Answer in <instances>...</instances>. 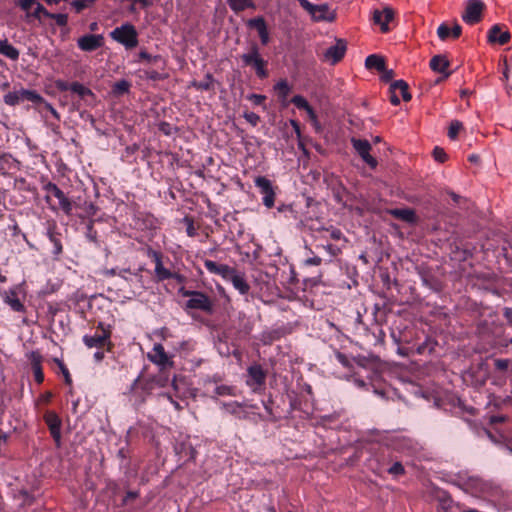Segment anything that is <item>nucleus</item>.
<instances>
[{
	"instance_id": "obj_39",
	"label": "nucleus",
	"mask_w": 512,
	"mask_h": 512,
	"mask_svg": "<svg viewBox=\"0 0 512 512\" xmlns=\"http://www.w3.org/2000/svg\"><path fill=\"white\" fill-rule=\"evenodd\" d=\"M291 102L298 108V109H304L305 111L310 107V104L307 102V100L301 96V95H295Z\"/></svg>"
},
{
	"instance_id": "obj_28",
	"label": "nucleus",
	"mask_w": 512,
	"mask_h": 512,
	"mask_svg": "<svg viewBox=\"0 0 512 512\" xmlns=\"http://www.w3.org/2000/svg\"><path fill=\"white\" fill-rule=\"evenodd\" d=\"M408 88H409V86H408L407 82H405L404 80H396L393 83H391V85H390V90L399 91L402 96V99L405 102H408L411 100V94L409 93Z\"/></svg>"
},
{
	"instance_id": "obj_48",
	"label": "nucleus",
	"mask_w": 512,
	"mask_h": 512,
	"mask_svg": "<svg viewBox=\"0 0 512 512\" xmlns=\"http://www.w3.org/2000/svg\"><path fill=\"white\" fill-rule=\"evenodd\" d=\"M494 365L497 370L505 371L509 366V361L507 359H496Z\"/></svg>"
},
{
	"instance_id": "obj_22",
	"label": "nucleus",
	"mask_w": 512,
	"mask_h": 512,
	"mask_svg": "<svg viewBox=\"0 0 512 512\" xmlns=\"http://www.w3.org/2000/svg\"><path fill=\"white\" fill-rule=\"evenodd\" d=\"M229 282H231L233 287L243 295L247 294L250 290V285L246 281L244 273H241L238 270H236Z\"/></svg>"
},
{
	"instance_id": "obj_44",
	"label": "nucleus",
	"mask_w": 512,
	"mask_h": 512,
	"mask_svg": "<svg viewBox=\"0 0 512 512\" xmlns=\"http://www.w3.org/2000/svg\"><path fill=\"white\" fill-rule=\"evenodd\" d=\"M433 157L436 161L440 162V163H443L446 161L447 159V154L445 153V151L440 148V147H435L433 149Z\"/></svg>"
},
{
	"instance_id": "obj_31",
	"label": "nucleus",
	"mask_w": 512,
	"mask_h": 512,
	"mask_svg": "<svg viewBox=\"0 0 512 512\" xmlns=\"http://www.w3.org/2000/svg\"><path fill=\"white\" fill-rule=\"evenodd\" d=\"M0 54L5 55L12 60H16L19 57V51L6 40L0 41Z\"/></svg>"
},
{
	"instance_id": "obj_53",
	"label": "nucleus",
	"mask_w": 512,
	"mask_h": 512,
	"mask_svg": "<svg viewBox=\"0 0 512 512\" xmlns=\"http://www.w3.org/2000/svg\"><path fill=\"white\" fill-rule=\"evenodd\" d=\"M461 33H462L461 26L459 24H457V23L454 24V26L451 28V37L453 39H457V38L460 37Z\"/></svg>"
},
{
	"instance_id": "obj_9",
	"label": "nucleus",
	"mask_w": 512,
	"mask_h": 512,
	"mask_svg": "<svg viewBox=\"0 0 512 512\" xmlns=\"http://www.w3.org/2000/svg\"><path fill=\"white\" fill-rule=\"evenodd\" d=\"M247 374L248 378L246 380V384L250 386L254 392L265 384L266 372L260 365L255 364L248 367Z\"/></svg>"
},
{
	"instance_id": "obj_5",
	"label": "nucleus",
	"mask_w": 512,
	"mask_h": 512,
	"mask_svg": "<svg viewBox=\"0 0 512 512\" xmlns=\"http://www.w3.org/2000/svg\"><path fill=\"white\" fill-rule=\"evenodd\" d=\"M485 4L481 0H467L465 9L462 14V20L469 24L474 25L481 21Z\"/></svg>"
},
{
	"instance_id": "obj_32",
	"label": "nucleus",
	"mask_w": 512,
	"mask_h": 512,
	"mask_svg": "<svg viewBox=\"0 0 512 512\" xmlns=\"http://www.w3.org/2000/svg\"><path fill=\"white\" fill-rule=\"evenodd\" d=\"M95 0H66L68 4L76 13L82 12L84 9L91 7Z\"/></svg>"
},
{
	"instance_id": "obj_15",
	"label": "nucleus",
	"mask_w": 512,
	"mask_h": 512,
	"mask_svg": "<svg viewBox=\"0 0 512 512\" xmlns=\"http://www.w3.org/2000/svg\"><path fill=\"white\" fill-rule=\"evenodd\" d=\"M394 18V11L391 7H385L383 10H374L373 21L380 26L383 33L389 31L388 23Z\"/></svg>"
},
{
	"instance_id": "obj_21",
	"label": "nucleus",
	"mask_w": 512,
	"mask_h": 512,
	"mask_svg": "<svg viewBox=\"0 0 512 512\" xmlns=\"http://www.w3.org/2000/svg\"><path fill=\"white\" fill-rule=\"evenodd\" d=\"M28 358L30 360L36 382L42 383L44 380V375L41 368V355L37 352H31Z\"/></svg>"
},
{
	"instance_id": "obj_10",
	"label": "nucleus",
	"mask_w": 512,
	"mask_h": 512,
	"mask_svg": "<svg viewBox=\"0 0 512 512\" xmlns=\"http://www.w3.org/2000/svg\"><path fill=\"white\" fill-rule=\"evenodd\" d=\"M147 356L152 363L158 365L161 368L173 366V361L167 355L163 345L160 343L154 344L152 351L149 352Z\"/></svg>"
},
{
	"instance_id": "obj_40",
	"label": "nucleus",
	"mask_w": 512,
	"mask_h": 512,
	"mask_svg": "<svg viewBox=\"0 0 512 512\" xmlns=\"http://www.w3.org/2000/svg\"><path fill=\"white\" fill-rule=\"evenodd\" d=\"M462 129V123L454 120L451 122L448 130V136L450 139H456L458 132Z\"/></svg>"
},
{
	"instance_id": "obj_19",
	"label": "nucleus",
	"mask_w": 512,
	"mask_h": 512,
	"mask_svg": "<svg viewBox=\"0 0 512 512\" xmlns=\"http://www.w3.org/2000/svg\"><path fill=\"white\" fill-rule=\"evenodd\" d=\"M511 35L508 31L502 32L501 27L498 24H495L488 31L487 40L489 43H498L500 45H505L510 40Z\"/></svg>"
},
{
	"instance_id": "obj_47",
	"label": "nucleus",
	"mask_w": 512,
	"mask_h": 512,
	"mask_svg": "<svg viewBox=\"0 0 512 512\" xmlns=\"http://www.w3.org/2000/svg\"><path fill=\"white\" fill-rule=\"evenodd\" d=\"M37 0H19L20 7L25 11H30L34 9Z\"/></svg>"
},
{
	"instance_id": "obj_13",
	"label": "nucleus",
	"mask_w": 512,
	"mask_h": 512,
	"mask_svg": "<svg viewBox=\"0 0 512 512\" xmlns=\"http://www.w3.org/2000/svg\"><path fill=\"white\" fill-rule=\"evenodd\" d=\"M78 47L83 51H94L104 44V37L101 34H86L77 41Z\"/></svg>"
},
{
	"instance_id": "obj_8",
	"label": "nucleus",
	"mask_w": 512,
	"mask_h": 512,
	"mask_svg": "<svg viewBox=\"0 0 512 512\" xmlns=\"http://www.w3.org/2000/svg\"><path fill=\"white\" fill-rule=\"evenodd\" d=\"M83 341L88 348L105 349L109 350L110 346V332L102 329L100 332H95L94 335H85Z\"/></svg>"
},
{
	"instance_id": "obj_51",
	"label": "nucleus",
	"mask_w": 512,
	"mask_h": 512,
	"mask_svg": "<svg viewBox=\"0 0 512 512\" xmlns=\"http://www.w3.org/2000/svg\"><path fill=\"white\" fill-rule=\"evenodd\" d=\"M86 228H87V237L91 240V241H96V237H97V233L96 231L93 230V223L92 221H89L86 225Z\"/></svg>"
},
{
	"instance_id": "obj_64",
	"label": "nucleus",
	"mask_w": 512,
	"mask_h": 512,
	"mask_svg": "<svg viewBox=\"0 0 512 512\" xmlns=\"http://www.w3.org/2000/svg\"><path fill=\"white\" fill-rule=\"evenodd\" d=\"M104 356H105V349H97V351L94 353V359L97 362L102 361Z\"/></svg>"
},
{
	"instance_id": "obj_23",
	"label": "nucleus",
	"mask_w": 512,
	"mask_h": 512,
	"mask_svg": "<svg viewBox=\"0 0 512 512\" xmlns=\"http://www.w3.org/2000/svg\"><path fill=\"white\" fill-rule=\"evenodd\" d=\"M389 214L393 217L400 219L407 223H415L416 222V214L414 210L405 208V209H391L389 210Z\"/></svg>"
},
{
	"instance_id": "obj_3",
	"label": "nucleus",
	"mask_w": 512,
	"mask_h": 512,
	"mask_svg": "<svg viewBox=\"0 0 512 512\" xmlns=\"http://www.w3.org/2000/svg\"><path fill=\"white\" fill-rule=\"evenodd\" d=\"M110 36L113 40L122 44L126 49H132L138 44V34L135 27L132 24H123L120 27H116Z\"/></svg>"
},
{
	"instance_id": "obj_45",
	"label": "nucleus",
	"mask_w": 512,
	"mask_h": 512,
	"mask_svg": "<svg viewBox=\"0 0 512 512\" xmlns=\"http://www.w3.org/2000/svg\"><path fill=\"white\" fill-rule=\"evenodd\" d=\"M216 395L225 396V395H234L233 388L227 385H220L215 388Z\"/></svg>"
},
{
	"instance_id": "obj_20",
	"label": "nucleus",
	"mask_w": 512,
	"mask_h": 512,
	"mask_svg": "<svg viewBox=\"0 0 512 512\" xmlns=\"http://www.w3.org/2000/svg\"><path fill=\"white\" fill-rule=\"evenodd\" d=\"M248 25L255 28L259 34L261 43L263 45L268 44L269 42V33L267 29V25L265 20L262 17H257L254 19H250Z\"/></svg>"
},
{
	"instance_id": "obj_55",
	"label": "nucleus",
	"mask_w": 512,
	"mask_h": 512,
	"mask_svg": "<svg viewBox=\"0 0 512 512\" xmlns=\"http://www.w3.org/2000/svg\"><path fill=\"white\" fill-rule=\"evenodd\" d=\"M355 363L360 367H367L369 360L365 356H357L354 358Z\"/></svg>"
},
{
	"instance_id": "obj_6",
	"label": "nucleus",
	"mask_w": 512,
	"mask_h": 512,
	"mask_svg": "<svg viewBox=\"0 0 512 512\" xmlns=\"http://www.w3.org/2000/svg\"><path fill=\"white\" fill-rule=\"evenodd\" d=\"M254 184L257 188H259L261 194L263 195L264 206L268 209L272 208L274 206L276 195L272 186V182L264 176H258L255 178Z\"/></svg>"
},
{
	"instance_id": "obj_24",
	"label": "nucleus",
	"mask_w": 512,
	"mask_h": 512,
	"mask_svg": "<svg viewBox=\"0 0 512 512\" xmlns=\"http://www.w3.org/2000/svg\"><path fill=\"white\" fill-rule=\"evenodd\" d=\"M222 407L226 412L234 415L238 419L247 418V412L243 409L242 404L238 402L223 403Z\"/></svg>"
},
{
	"instance_id": "obj_54",
	"label": "nucleus",
	"mask_w": 512,
	"mask_h": 512,
	"mask_svg": "<svg viewBox=\"0 0 512 512\" xmlns=\"http://www.w3.org/2000/svg\"><path fill=\"white\" fill-rule=\"evenodd\" d=\"M323 248L331 255L336 256L338 253H340V249L332 244H328L326 246H323Z\"/></svg>"
},
{
	"instance_id": "obj_50",
	"label": "nucleus",
	"mask_w": 512,
	"mask_h": 512,
	"mask_svg": "<svg viewBox=\"0 0 512 512\" xmlns=\"http://www.w3.org/2000/svg\"><path fill=\"white\" fill-rule=\"evenodd\" d=\"M381 80L384 82H390L394 77V71L392 69L384 68V71H381Z\"/></svg>"
},
{
	"instance_id": "obj_25",
	"label": "nucleus",
	"mask_w": 512,
	"mask_h": 512,
	"mask_svg": "<svg viewBox=\"0 0 512 512\" xmlns=\"http://www.w3.org/2000/svg\"><path fill=\"white\" fill-rule=\"evenodd\" d=\"M140 60L146 61L148 64H152L160 68L161 70L165 69L166 62L160 55H151L146 51H141L139 53Z\"/></svg>"
},
{
	"instance_id": "obj_46",
	"label": "nucleus",
	"mask_w": 512,
	"mask_h": 512,
	"mask_svg": "<svg viewBox=\"0 0 512 512\" xmlns=\"http://www.w3.org/2000/svg\"><path fill=\"white\" fill-rule=\"evenodd\" d=\"M335 357L338 360V362L341 363L344 367H346V368L351 367V362L345 354H343L339 351H336Z\"/></svg>"
},
{
	"instance_id": "obj_56",
	"label": "nucleus",
	"mask_w": 512,
	"mask_h": 512,
	"mask_svg": "<svg viewBox=\"0 0 512 512\" xmlns=\"http://www.w3.org/2000/svg\"><path fill=\"white\" fill-rule=\"evenodd\" d=\"M306 265H310V266H318L322 263V259L318 256H314V257H311V258H308L306 261H305Z\"/></svg>"
},
{
	"instance_id": "obj_14",
	"label": "nucleus",
	"mask_w": 512,
	"mask_h": 512,
	"mask_svg": "<svg viewBox=\"0 0 512 512\" xmlns=\"http://www.w3.org/2000/svg\"><path fill=\"white\" fill-rule=\"evenodd\" d=\"M204 266L210 273L220 275L226 281H229L236 272L235 268L227 264H218L212 260H205Z\"/></svg>"
},
{
	"instance_id": "obj_36",
	"label": "nucleus",
	"mask_w": 512,
	"mask_h": 512,
	"mask_svg": "<svg viewBox=\"0 0 512 512\" xmlns=\"http://www.w3.org/2000/svg\"><path fill=\"white\" fill-rule=\"evenodd\" d=\"M275 90L278 92L279 97L286 99L291 88L286 80H281L275 85Z\"/></svg>"
},
{
	"instance_id": "obj_58",
	"label": "nucleus",
	"mask_w": 512,
	"mask_h": 512,
	"mask_svg": "<svg viewBox=\"0 0 512 512\" xmlns=\"http://www.w3.org/2000/svg\"><path fill=\"white\" fill-rule=\"evenodd\" d=\"M142 278V275L139 272H137L132 274V278L130 279V281L133 282L135 280L137 283H139V288L143 289L144 284Z\"/></svg>"
},
{
	"instance_id": "obj_60",
	"label": "nucleus",
	"mask_w": 512,
	"mask_h": 512,
	"mask_svg": "<svg viewBox=\"0 0 512 512\" xmlns=\"http://www.w3.org/2000/svg\"><path fill=\"white\" fill-rule=\"evenodd\" d=\"M310 120L315 124L317 125L318 124V119H317V115L315 113V111L313 110V108L310 106L307 110H306Z\"/></svg>"
},
{
	"instance_id": "obj_42",
	"label": "nucleus",
	"mask_w": 512,
	"mask_h": 512,
	"mask_svg": "<svg viewBox=\"0 0 512 512\" xmlns=\"http://www.w3.org/2000/svg\"><path fill=\"white\" fill-rule=\"evenodd\" d=\"M388 473L393 476H401L405 474V468L401 462H395L389 469Z\"/></svg>"
},
{
	"instance_id": "obj_11",
	"label": "nucleus",
	"mask_w": 512,
	"mask_h": 512,
	"mask_svg": "<svg viewBox=\"0 0 512 512\" xmlns=\"http://www.w3.org/2000/svg\"><path fill=\"white\" fill-rule=\"evenodd\" d=\"M45 422L57 446L61 444V418L53 411L46 412Z\"/></svg>"
},
{
	"instance_id": "obj_61",
	"label": "nucleus",
	"mask_w": 512,
	"mask_h": 512,
	"mask_svg": "<svg viewBox=\"0 0 512 512\" xmlns=\"http://www.w3.org/2000/svg\"><path fill=\"white\" fill-rule=\"evenodd\" d=\"M187 235L190 237H194L196 235V229L191 220H188V226L186 229Z\"/></svg>"
},
{
	"instance_id": "obj_52",
	"label": "nucleus",
	"mask_w": 512,
	"mask_h": 512,
	"mask_svg": "<svg viewBox=\"0 0 512 512\" xmlns=\"http://www.w3.org/2000/svg\"><path fill=\"white\" fill-rule=\"evenodd\" d=\"M248 98L253 102L254 105H262L266 99L265 96L260 94H251Z\"/></svg>"
},
{
	"instance_id": "obj_34",
	"label": "nucleus",
	"mask_w": 512,
	"mask_h": 512,
	"mask_svg": "<svg viewBox=\"0 0 512 512\" xmlns=\"http://www.w3.org/2000/svg\"><path fill=\"white\" fill-rule=\"evenodd\" d=\"M5 302L14 311L22 312L24 310L23 304L20 302V300L17 298V296H16V294L14 292L6 293V295H5Z\"/></svg>"
},
{
	"instance_id": "obj_1",
	"label": "nucleus",
	"mask_w": 512,
	"mask_h": 512,
	"mask_svg": "<svg viewBox=\"0 0 512 512\" xmlns=\"http://www.w3.org/2000/svg\"><path fill=\"white\" fill-rule=\"evenodd\" d=\"M179 292L184 297H189V300L186 302L187 309L201 310L209 314L213 312V302L205 293L200 291L185 290L183 287L179 290Z\"/></svg>"
},
{
	"instance_id": "obj_41",
	"label": "nucleus",
	"mask_w": 512,
	"mask_h": 512,
	"mask_svg": "<svg viewBox=\"0 0 512 512\" xmlns=\"http://www.w3.org/2000/svg\"><path fill=\"white\" fill-rule=\"evenodd\" d=\"M437 35L442 41H445L451 36V28L447 24L442 23L437 29Z\"/></svg>"
},
{
	"instance_id": "obj_37",
	"label": "nucleus",
	"mask_w": 512,
	"mask_h": 512,
	"mask_svg": "<svg viewBox=\"0 0 512 512\" xmlns=\"http://www.w3.org/2000/svg\"><path fill=\"white\" fill-rule=\"evenodd\" d=\"M23 97V101L27 100L33 103H39L42 101V97L33 90L21 89V94Z\"/></svg>"
},
{
	"instance_id": "obj_18",
	"label": "nucleus",
	"mask_w": 512,
	"mask_h": 512,
	"mask_svg": "<svg viewBox=\"0 0 512 512\" xmlns=\"http://www.w3.org/2000/svg\"><path fill=\"white\" fill-rule=\"evenodd\" d=\"M450 66V62L445 55H435L430 60V68L437 73L443 75V78H448L451 75V72L448 71V67Z\"/></svg>"
},
{
	"instance_id": "obj_59",
	"label": "nucleus",
	"mask_w": 512,
	"mask_h": 512,
	"mask_svg": "<svg viewBox=\"0 0 512 512\" xmlns=\"http://www.w3.org/2000/svg\"><path fill=\"white\" fill-rule=\"evenodd\" d=\"M507 419L505 415H495L490 417L491 424L502 423Z\"/></svg>"
},
{
	"instance_id": "obj_49",
	"label": "nucleus",
	"mask_w": 512,
	"mask_h": 512,
	"mask_svg": "<svg viewBox=\"0 0 512 512\" xmlns=\"http://www.w3.org/2000/svg\"><path fill=\"white\" fill-rule=\"evenodd\" d=\"M244 117L249 123H251L254 126L257 125L258 122L260 121V117L254 112L245 113Z\"/></svg>"
},
{
	"instance_id": "obj_12",
	"label": "nucleus",
	"mask_w": 512,
	"mask_h": 512,
	"mask_svg": "<svg viewBox=\"0 0 512 512\" xmlns=\"http://www.w3.org/2000/svg\"><path fill=\"white\" fill-rule=\"evenodd\" d=\"M346 49V42L342 39H338L334 45L330 46L325 51L324 59L330 64H336L344 57Z\"/></svg>"
},
{
	"instance_id": "obj_57",
	"label": "nucleus",
	"mask_w": 512,
	"mask_h": 512,
	"mask_svg": "<svg viewBox=\"0 0 512 512\" xmlns=\"http://www.w3.org/2000/svg\"><path fill=\"white\" fill-rule=\"evenodd\" d=\"M41 13H46L44 7L39 3L36 2L34 9H33V15L35 17H40Z\"/></svg>"
},
{
	"instance_id": "obj_33",
	"label": "nucleus",
	"mask_w": 512,
	"mask_h": 512,
	"mask_svg": "<svg viewBox=\"0 0 512 512\" xmlns=\"http://www.w3.org/2000/svg\"><path fill=\"white\" fill-rule=\"evenodd\" d=\"M466 485L471 488L475 493H482L486 490V483L478 477H469Z\"/></svg>"
},
{
	"instance_id": "obj_7",
	"label": "nucleus",
	"mask_w": 512,
	"mask_h": 512,
	"mask_svg": "<svg viewBox=\"0 0 512 512\" xmlns=\"http://www.w3.org/2000/svg\"><path fill=\"white\" fill-rule=\"evenodd\" d=\"M353 148L358 153V155L362 158V160L372 169L377 167V160L370 155L371 144L367 140L362 139H351Z\"/></svg>"
},
{
	"instance_id": "obj_16",
	"label": "nucleus",
	"mask_w": 512,
	"mask_h": 512,
	"mask_svg": "<svg viewBox=\"0 0 512 512\" xmlns=\"http://www.w3.org/2000/svg\"><path fill=\"white\" fill-rule=\"evenodd\" d=\"M148 255L154 259L155 262V276L158 281L171 279L172 272L165 268L162 263V254L155 250H149Z\"/></svg>"
},
{
	"instance_id": "obj_2",
	"label": "nucleus",
	"mask_w": 512,
	"mask_h": 512,
	"mask_svg": "<svg viewBox=\"0 0 512 512\" xmlns=\"http://www.w3.org/2000/svg\"><path fill=\"white\" fill-rule=\"evenodd\" d=\"M300 6L307 11L314 21L332 22L336 18V13L326 3L315 5L308 0H297Z\"/></svg>"
},
{
	"instance_id": "obj_27",
	"label": "nucleus",
	"mask_w": 512,
	"mask_h": 512,
	"mask_svg": "<svg viewBox=\"0 0 512 512\" xmlns=\"http://www.w3.org/2000/svg\"><path fill=\"white\" fill-rule=\"evenodd\" d=\"M214 85H215V80H214L212 74H210V73H207L205 75L204 80L193 81L191 83L192 87L196 88L197 90H202V91L214 90Z\"/></svg>"
},
{
	"instance_id": "obj_38",
	"label": "nucleus",
	"mask_w": 512,
	"mask_h": 512,
	"mask_svg": "<svg viewBox=\"0 0 512 512\" xmlns=\"http://www.w3.org/2000/svg\"><path fill=\"white\" fill-rule=\"evenodd\" d=\"M130 89V83L126 80L117 81L113 86V92L117 95L127 93Z\"/></svg>"
},
{
	"instance_id": "obj_30",
	"label": "nucleus",
	"mask_w": 512,
	"mask_h": 512,
	"mask_svg": "<svg viewBox=\"0 0 512 512\" xmlns=\"http://www.w3.org/2000/svg\"><path fill=\"white\" fill-rule=\"evenodd\" d=\"M228 5L232 11L239 13L247 8H253V0H228Z\"/></svg>"
},
{
	"instance_id": "obj_4",
	"label": "nucleus",
	"mask_w": 512,
	"mask_h": 512,
	"mask_svg": "<svg viewBox=\"0 0 512 512\" xmlns=\"http://www.w3.org/2000/svg\"><path fill=\"white\" fill-rule=\"evenodd\" d=\"M241 59L246 66H252L255 69L256 75L259 78H266L268 73L265 69L266 61L261 57L259 48L256 44L250 47L248 53L241 56Z\"/></svg>"
},
{
	"instance_id": "obj_17",
	"label": "nucleus",
	"mask_w": 512,
	"mask_h": 512,
	"mask_svg": "<svg viewBox=\"0 0 512 512\" xmlns=\"http://www.w3.org/2000/svg\"><path fill=\"white\" fill-rule=\"evenodd\" d=\"M69 89L87 105H92L95 102V95L88 87L84 86L83 84L74 82L69 86Z\"/></svg>"
},
{
	"instance_id": "obj_35",
	"label": "nucleus",
	"mask_w": 512,
	"mask_h": 512,
	"mask_svg": "<svg viewBox=\"0 0 512 512\" xmlns=\"http://www.w3.org/2000/svg\"><path fill=\"white\" fill-rule=\"evenodd\" d=\"M20 94H21V89L7 93L4 96L5 104H7L9 106L18 105L19 103H21L23 101V97Z\"/></svg>"
},
{
	"instance_id": "obj_63",
	"label": "nucleus",
	"mask_w": 512,
	"mask_h": 512,
	"mask_svg": "<svg viewBox=\"0 0 512 512\" xmlns=\"http://www.w3.org/2000/svg\"><path fill=\"white\" fill-rule=\"evenodd\" d=\"M330 237L334 240H340L343 237V234L339 229H332Z\"/></svg>"
},
{
	"instance_id": "obj_29",
	"label": "nucleus",
	"mask_w": 512,
	"mask_h": 512,
	"mask_svg": "<svg viewBox=\"0 0 512 512\" xmlns=\"http://www.w3.org/2000/svg\"><path fill=\"white\" fill-rule=\"evenodd\" d=\"M394 449L399 451H410L413 448V443L407 437H395L391 440Z\"/></svg>"
},
{
	"instance_id": "obj_62",
	"label": "nucleus",
	"mask_w": 512,
	"mask_h": 512,
	"mask_svg": "<svg viewBox=\"0 0 512 512\" xmlns=\"http://www.w3.org/2000/svg\"><path fill=\"white\" fill-rule=\"evenodd\" d=\"M396 92V90H390V101L393 105H398L400 103V99Z\"/></svg>"
},
{
	"instance_id": "obj_26",
	"label": "nucleus",
	"mask_w": 512,
	"mask_h": 512,
	"mask_svg": "<svg viewBox=\"0 0 512 512\" xmlns=\"http://www.w3.org/2000/svg\"><path fill=\"white\" fill-rule=\"evenodd\" d=\"M365 66L368 69H375V70L381 72V71H384V68L386 65H385V60L383 57L376 55V54H372L366 58Z\"/></svg>"
},
{
	"instance_id": "obj_43",
	"label": "nucleus",
	"mask_w": 512,
	"mask_h": 512,
	"mask_svg": "<svg viewBox=\"0 0 512 512\" xmlns=\"http://www.w3.org/2000/svg\"><path fill=\"white\" fill-rule=\"evenodd\" d=\"M144 75L147 79H150L153 81L163 80L165 78L164 75H162L160 72L153 70V69L144 70Z\"/></svg>"
}]
</instances>
